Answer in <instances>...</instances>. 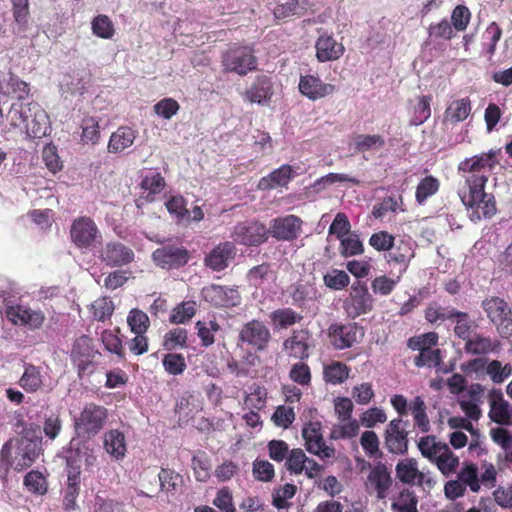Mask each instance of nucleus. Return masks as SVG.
<instances>
[{
  "label": "nucleus",
  "mask_w": 512,
  "mask_h": 512,
  "mask_svg": "<svg viewBox=\"0 0 512 512\" xmlns=\"http://www.w3.org/2000/svg\"><path fill=\"white\" fill-rule=\"evenodd\" d=\"M488 176L465 179L467 190L459 191L463 205L471 210V220L478 222L482 218H492L496 212V200L493 194L485 192Z\"/></svg>",
  "instance_id": "nucleus-1"
},
{
  "label": "nucleus",
  "mask_w": 512,
  "mask_h": 512,
  "mask_svg": "<svg viewBox=\"0 0 512 512\" xmlns=\"http://www.w3.org/2000/svg\"><path fill=\"white\" fill-rule=\"evenodd\" d=\"M107 420L108 410L106 407L94 402L86 403L74 417L75 436L90 441L104 429Z\"/></svg>",
  "instance_id": "nucleus-2"
},
{
  "label": "nucleus",
  "mask_w": 512,
  "mask_h": 512,
  "mask_svg": "<svg viewBox=\"0 0 512 512\" xmlns=\"http://www.w3.org/2000/svg\"><path fill=\"white\" fill-rule=\"evenodd\" d=\"M221 65L224 72L245 76L257 70L258 59L252 45L233 43L222 53Z\"/></svg>",
  "instance_id": "nucleus-3"
},
{
  "label": "nucleus",
  "mask_w": 512,
  "mask_h": 512,
  "mask_svg": "<svg viewBox=\"0 0 512 512\" xmlns=\"http://www.w3.org/2000/svg\"><path fill=\"white\" fill-rule=\"evenodd\" d=\"M487 318L492 322L502 338H512V310L502 298L491 296L481 304Z\"/></svg>",
  "instance_id": "nucleus-4"
},
{
  "label": "nucleus",
  "mask_w": 512,
  "mask_h": 512,
  "mask_svg": "<svg viewBox=\"0 0 512 512\" xmlns=\"http://www.w3.org/2000/svg\"><path fill=\"white\" fill-rule=\"evenodd\" d=\"M97 355H100V353L95 349L93 339L90 336L83 334L74 340L70 351V359L80 378L94 372V359Z\"/></svg>",
  "instance_id": "nucleus-5"
},
{
  "label": "nucleus",
  "mask_w": 512,
  "mask_h": 512,
  "mask_svg": "<svg viewBox=\"0 0 512 512\" xmlns=\"http://www.w3.org/2000/svg\"><path fill=\"white\" fill-rule=\"evenodd\" d=\"M374 302L375 300L366 283L355 281L350 287L348 296L343 301V309L349 319L355 320L370 313L374 308Z\"/></svg>",
  "instance_id": "nucleus-6"
},
{
  "label": "nucleus",
  "mask_w": 512,
  "mask_h": 512,
  "mask_svg": "<svg viewBox=\"0 0 512 512\" xmlns=\"http://www.w3.org/2000/svg\"><path fill=\"white\" fill-rule=\"evenodd\" d=\"M327 337L336 350H344L362 341L364 329L356 322H334L327 329Z\"/></svg>",
  "instance_id": "nucleus-7"
},
{
  "label": "nucleus",
  "mask_w": 512,
  "mask_h": 512,
  "mask_svg": "<svg viewBox=\"0 0 512 512\" xmlns=\"http://www.w3.org/2000/svg\"><path fill=\"white\" fill-rule=\"evenodd\" d=\"M302 437L306 450L320 459H330L335 457V448L326 444L322 424L319 421H309L302 428Z\"/></svg>",
  "instance_id": "nucleus-8"
},
{
  "label": "nucleus",
  "mask_w": 512,
  "mask_h": 512,
  "mask_svg": "<svg viewBox=\"0 0 512 512\" xmlns=\"http://www.w3.org/2000/svg\"><path fill=\"white\" fill-rule=\"evenodd\" d=\"M271 332L261 320L252 319L245 323L238 335L239 342L251 347L256 352L264 351L271 341Z\"/></svg>",
  "instance_id": "nucleus-9"
},
{
  "label": "nucleus",
  "mask_w": 512,
  "mask_h": 512,
  "mask_svg": "<svg viewBox=\"0 0 512 512\" xmlns=\"http://www.w3.org/2000/svg\"><path fill=\"white\" fill-rule=\"evenodd\" d=\"M43 437L36 434L29 438L25 436L18 445L15 455L11 454V460L14 463V470L21 472L36 461L42 452Z\"/></svg>",
  "instance_id": "nucleus-10"
},
{
  "label": "nucleus",
  "mask_w": 512,
  "mask_h": 512,
  "mask_svg": "<svg viewBox=\"0 0 512 512\" xmlns=\"http://www.w3.org/2000/svg\"><path fill=\"white\" fill-rule=\"evenodd\" d=\"M500 150L491 149L488 152H483L474 155L470 158H465L458 164V172L467 174L466 178L487 176L484 171L493 170L499 164L497 159Z\"/></svg>",
  "instance_id": "nucleus-11"
},
{
  "label": "nucleus",
  "mask_w": 512,
  "mask_h": 512,
  "mask_svg": "<svg viewBox=\"0 0 512 512\" xmlns=\"http://www.w3.org/2000/svg\"><path fill=\"white\" fill-rule=\"evenodd\" d=\"M302 225V219L293 214L277 217L271 221L268 234L277 241L291 242L300 236Z\"/></svg>",
  "instance_id": "nucleus-12"
},
{
  "label": "nucleus",
  "mask_w": 512,
  "mask_h": 512,
  "mask_svg": "<svg viewBox=\"0 0 512 512\" xmlns=\"http://www.w3.org/2000/svg\"><path fill=\"white\" fill-rule=\"evenodd\" d=\"M155 264L163 269H179L185 266L189 259V251L184 247L176 245H165L152 253Z\"/></svg>",
  "instance_id": "nucleus-13"
},
{
  "label": "nucleus",
  "mask_w": 512,
  "mask_h": 512,
  "mask_svg": "<svg viewBox=\"0 0 512 512\" xmlns=\"http://www.w3.org/2000/svg\"><path fill=\"white\" fill-rule=\"evenodd\" d=\"M98 236L99 229L90 217H78L72 222L70 237L77 248L86 249L91 247Z\"/></svg>",
  "instance_id": "nucleus-14"
},
{
  "label": "nucleus",
  "mask_w": 512,
  "mask_h": 512,
  "mask_svg": "<svg viewBox=\"0 0 512 512\" xmlns=\"http://www.w3.org/2000/svg\"><path fill=\"white\" fill-rule=\"evenodd\" d=\"M6 317L14 325L27 326L31 330L40 329L46 319L43 311L21 304L8 306Z\"/></svg>",
  "instance_id": "nucleus-15"
},
{
  "label": "nucleus",
  "mask_w": 512,
  "mask_h": 512,
  "mask_svg": "<svg viewBox=\"0 0 512 512\" xmlns=\"http://www.w3.org/2000/svg\"><path fill=\"white\" fill-rule=\"evenodd\" d=\"M317 31L319 37L315 42L316 59L322 63L340 59L345 52L344 45L324 29L319 28Z\"/></svg>",
  "instance_id": "nucleus-16"
},
{
  "label": "nucleus",
  "mask_w": 512,
  "mask_h": 512,
  "mask_svg": "<svg viewBox=\"0 0 512 512\" xmlns=\"http://www.w3.org/2000/svg\"><path fill=\"white\" fill-rule=\"evenodd\" d=\"M233 237L245 246H257L268 239V229L259 222H243L235 226Z\"/></svg>",
  "instance_id": "nucleus-17"
},
{
  "label": "nucleus",
  "mask_w": 512,
  "mask_h": 512,
  "mask_svg": "<svg viewBox=\"0 0 512 512\" xmlns=\"http://www.w3.org/2000/svg\"><path fill=\"white\" fill-rule=\"evenodd\" d=\"M392 483L391 471L385 464L377 463L367 476L366 489L369 493H376L378 500H383L387 497Z\"/></svg>",
  "instance_id": "nucleus-18"
},
{
  "label": "nucleus",
  "mask_w": 512,
  "mask_h": 512,
  "mask_svg": "<svg viewBox=\"0 0 512 512\" xmlns=\"http://www.w3.org/2000/svg\"><path fill=\"white\" fill-rule=\"evenodd\" d=\"M100 259L109 267H121L134 261L135 254L131 248L118 241L106 243L100 251Z\"/></svg>",
  "instance_id": "nucleus-19"
},
{
  "label": "nucleus",
  "mask_w": 512,
  "mask_h": 512,
  "mask_svg": "<svg viewBox=\"0 0 512 512\" xmlns=\"http://www.w3.org/2000/svg\"><path fill=\"white\" fill-rule=\"evenodd\" d=\"M298 89L303 96L312 101L332 95L336 91L335 85L324 83L319 76L312 74L300 77Z\"/></svg>",
  "instance_id": "nucleus-20"
},
{
  "label": "nucleus",
  "mask_w": 512,
  "mask_h": 512,
  "mask_svg": "<svg viewBox=\"0 0 512 512\" xmlns=\"http://www.w3.org/2000/svg\"><path fill=\"white\" fill-rule=\"evenodd\" d=\"M401 418L390 421L385 431V444L389 452L404 454L408 450V432Z\"/></svg>",
  "instance_id": "nucleus-21"
},
{
  "label": "nucleus",
  "mask_w": 512,
  "mask_h": 512,
  "mask_svg": "<svg viewBox=\"0 0 512 512\" xmlns=\"http://www.w3.org/2000/svg\"><path fill=\"white\" fill-rule=\"evenodd\" d=\"M490 411L489 418L499 425H512V409L503 397L500 389H492L488 395Z\"/></svg>",
  "instance_id": "nucleus-22"
},
{
  "label": "nucleus",
  "mask_w": 512,
  "mask_h": 512,
  "mask_svg": "<svg viewBox=\"0 0 512 512\" xmlns=\"http://www.w3.org/2000/svg\"><path fill=\"white\" fill-rule=\"evenodd\" d=\"M205 301L216 307H230L240 303V294L236 290L221 285L211 284L202 289Z\"/></svg>",
  "instance_id": "nucleus-23"
},
{
  "label": "nucleus",
  "mask_w": 512,
  "mask_h": 512,
  "mask_svg": "<svg viewBox=\"0 0 512 512\" xmlns=\"http://www.w3.org/2000/svg\"><path fill=\"white\" fill-rule=\"evenodd\" d=\"M415 251L410 240L400 239L397 243L393 242L392 248L389 249L386 261L392 265L400 267V274L405 273L410 265V261L414 258Z\"/></svg>",
  "instance_id": "nucleus-24"
},
{
  "label": "nucleus",
  "mask_w": 512,
  "mask_h": 512,
  "mask_svg": "<svg viewBox=\"0 0 512 512\" xmlns=\"http://www.w3.org/2000/svg\"><path fill=\"white\" fill-rule=\"evenodd\" d=\"M273 93L271 78L267 75H258L244 92L243 97L250 103L263 104L271 100Z\"/></svg>",
  "instance_id": "nucleus-25"
},
{
  "label": "nucleus",
  "mask_w": 512,
  "mask_h": 512,
  "mask_svg": "<svg viewBox=\"0 0 512 512\" xmlns=\"http://www.w3.org/2000/svg\"><path fill=\"white\" fill-rule=\"evenodd\" d=\"M30 118L26 122L23 132L31 138H41L47 134L49 129V116L46 111L36 102H32Z\"/></svg>",
  "instance_id": "nucleus-26"
},
{
  "label": "nucleus",
  "mask_w": 512,
  "mask_h": 512,
  "mask_svg": "<svg viewBox=\"0 0 512 512\" xmlns=\"http://www.w3.org/2000/svg\"><path fill=\"white\" fill-rule=\"evenodd\" d=\"M235 255V246L231 242L218 244L205 257V265L214 271H222L228 267Z\"/></svg>",
  "instance_id": "nucleus-27"
},
{
  "label": "nucleus",
  "mask_w": 512,
  "mask_h": 512,
  "mask_svg": "<svg viewBox=\"0 0 512 512\" xmlns=\"http://www.w3.org/2000/svg\"><path fill=\"white\" fill-rule=\"evenodd\" d=\"M103 448L114 460L124 459L127 453L126 438L118 429H110L103 436Z\"/></svg>",
  "instance_id": "nucleus-28"
},
{
  "label": "nucleus",
  "mask_w": 512,
  "mask_h": 512,
  "mask_svg": "<svg viewBox=\"0 0 512 512\" xmlns=\"http://www.w3.org/2000/svg\"><path fill=\"white\" fill-rule=\"evenodd\" d=\"M292 172V167L284 164L268 176L262 177L258 182V189L265 191L286 186L292 178Z\"/></svg>",
  "instance_id": "nucleus-29"
},
{
  "label": "nucleus",
  "mask_w": 512,
  "mask_h": 512,
  "mask_svg": "<svg viewBox=\"0 0 512 512\" xmlns=\"http://www.w3.org/2000/svg\"><path fill=\"white\" fill-rule=\"evenodd\" d=\"M91 451L89 441L73 437L69 443V447L66 450V466L67 468L81 469V462L84 454Z\"/></svg>",
  "instance_id": "nucleus-30"
},
{
  "label": "nucleus",
  "mask_w": 512,
  "mask_h": 512,
  "mask_svg": "<svg viewBox=\"0 0 512 512\" xmlns=\"http://www.w3.org/2000/svg\"><path fill=\"white\" fill-rule=\"evenodd\" d=\"M19 386L27 393H35L43 387V375L41 367L31 363L24 364V371L19 381Z\"/></svg>",
  "instance_id": "nucleus-31"
},
{
  "label": "nucleus",
  "mask_w": 512,
  "mask_h": 512,
  "mask_svg": "<svg viewBox=\"0 0 512 512\" xmlns=\"http://www.w3.org/2000/svg\"><path fill=\"white\" fill-rule=\"evenodd\" d=\"M452 313L449 320L455 323L453 332L455 336L466 342L477 328V324L467 312L452 308Z\"/></svg>",
  "instance_id": "nucleus-32"
},
{
  "label": "nucleus",
  "mask_w": 512,
  "mask_h": 512,
  "mask_svg": "<svg viewBox=\"0 0 512 512\" xmlns=\"http://www.w3.org/2000/svg\"><path fill=\"white\" fill-rule=\"evenodd\" d=\"M135 138V130L127 126H121L110 136L108 151L110 153H120L132 146Z\"/></svg>",
  "instance_id": "nucleus-33"
},
{
  "label": "nucleus",
  "mask_w": 512,
  "mask_h": 512,
  "mask_svg": "<svg viewBox=\"0 0 512 512\" xmlns=\"http://www.w3.org/2000/svg\"><path fill=\"white\" fill-rule=\"evenodd\" d=\"M309 0H288L280 3L274 8V16L278 20H285L291 17H302L308 10Z\"/></svg>",
  "instance_id": "nucleus-34"
},
{
  "label": "nucleus",
  "mask_w": 512,
  "mask_h": 512,
  "mask_svg": "<svg viewBox=\"0 0 512 512\" xmlns=\"http://www.w3.org/2000/svg\"><path fill=\"white\" fill-rule=\"evenodd\" d=\"M283 348L290 357L306 360L309 358V344L307 338L302 337L298 332L293 331L283 342Z\"/></svg>",
  "instance_id": "nucleus-35"
},
{
  "label": "nucleus",
  "mask_w": 512,
  "mask_h": 512,
  "mask_svg": "<svg viewBox=\"0 0 512 512\" xmlns=\"http://www.w3.org/2000/svg\"><path fill=\"white\" fill-rule=\"evenodd\" d=\"M441 474L449 477L455 474L460 465L459 457L447 446L440 455L433 461Z\"/></svg>",
  "instance_id": "nucleus-36"
},
{
  "label": "nucleus",
  "mask_w": 512,
  "mask_h": 512,
  "mask_svg": "<svg viewBox=\"0 0 512 512\" xmlns=\"http://www.w3.org/2000/svg\"><path fill=\"white\" fill-rule=\"evenodd\" d=\"M270 320L276 328L286 329L303 320V316L292 308H279L271 312Z\"/></svg>",
  "instance_id": "nucleus-37"
},
{
  "label": "nucleus",
  "mask_w": 512,
  "mask_h": 512,
  "mask_svg": "<svg viewBox=\"0 0 512 512\" xmlns=\"http://www.w3.org/2000/svg\"><path fill=\"white\" fill-rule=\"evenodd\" d=\"M471 113V101L468 97L453 101L445 111L446 121L452 124L464 121Z\"/></svg>",
  "instance_id": "nucleus-38"
},
{
  "label": "nucleus",
  "mask_w": 512,
  "mask_h": 512,
  "mask_svg": "<svg viewBox=\"0 0 512 512\" xmlns=\"http://www.w3.org/2000/svg\"><path fill=\"white\" fill-rule=\"evenodd\" d=\"M457 478L468 487L473 493L480 491V480L478 467L475 463L464 461L462 467L457 473Z\"/></svg>",
  "instance_id": "nucleus-39"
},
{
  "label": "nucleus",
  "mask_w": 512,
  "mask_h": 512,
  "mask_svg": "<svg viewBox=\"0 0 512 512\" xmlns=\"http://www.w3.org/2000/svg\"><path fill=\"white\" fill-rule=\"evenodd\" d=\"M197 336L201 341V345L209 347L216 341L215 334L221 330L220 324L215 320H198L195 323Z\"/></svg>",
  "instance_id": "nucleus-40"
},
{
  "label": "nucleus",
  "mask_w": 512,
  "mask_h": 512,
  "mask_svg": "<svg viewBox=\"0 0 512 512\" xmlns=\"http://www.w3.org/2000/svg\"><path fill=\"white\" fill-rule=\"evenodd\" d=\"M397 479L404 484H415L420 471L414 458H406L397 463L395 467Z\"/></svg>",
  "instance_id": "nucleus-41"
},
{
  "label": "nucleus",
  "mask_w": 512,
  "mask_h": 512,
  "mask_svg": "<svg viewBox=\"0 0 512 512\" xmlns=\"http://www.w3.org/2000/svg\"><path fill=\"white\" fill-rule=\"evenodd\" d=\"M350 368L342 362L334 361L324 366L323 378L326 383L342 384L349 377Z\"/></svg>",
  "instance_id": "nucleus-42"
},
{
  "label": "nucleus",
  "mask_w": 512,
  "mask_h": 512,
  "mask_svg": "<svg viewBox=\"0 0 512 512\" xmlns=\"http://www.w3.org/2000/svg\"><path fill=\"white\" fill-rule=\"evenodd\" d=\"M447 446V443L437 441L434 435L421 437L418 442V449L420 450L422 456L427 458L432 463Z\"/></svg>",
  "instance_id": "nucleus-43"
},
{
  "label": "nucleus",
  "mask_w": 512,
  "mask_h": 512,
  "mask_svg": "<svg viewBox=\"0 0 512 512\" xmlns=\"http://www.w3.org/2000/svg\"><path fill=\"white\" fill-rule=\"evenodd\" d=\"M397 211H406L404 207L403 197L386 196L381 202L375 204L372 209V215L376 218H383L388 212L396 213Z\"/></svg>",
  "instance_id": "nucleus-44"
},
{
  "label": "nucleus",
  "mask_w": 512,
  "mask_h": 512,
  "mask_svg": "<svg viewBox=\"0 0 512 512\" xmlns=\"http://www.w3.org/2000/svg\"><path fill=\"white\" fill-rule=\"evenodd\" d=\"M31 111L32 102L27 104L13 103L7 115L10 125L22 131L30 118Z\"/></svg>",
  "instance_id": "nucleus-45"
},
{
  "label": "nucleus",
  "mask_w": 512,
  "mask_h": 512,
  "mask_svg": "<svg viewBox=\"0 0 512 512\" xmlns=\"http://www.w3.org/2000/svg\"><path fill=\"white\" fill-rule=\"evenodd\" d=\"M440 188V181L432 176L424 177L417 185L415 191L416 202L420 205L424 204L428 198L435 195Z\"/></svg>",
  "instance_id": "nucleus-46"
},
{
  "label": "nucleus",
  "mask_w": 512,
  "mask_h": 512,
  "mask_svg": "<svg viewBox=\"0 0 512 512\" xmlns=\"http://www.w3.org/2000/svg\"><path fill=\"white\" fill-rule=\"evenodd\" d=\"M140 186L143 190L148 191L146 201L153 202L155 201V196L160 194L165 188L166 181L161 173L156 172L143 177Z\"/></svg>",
  "instance_id": "nucleus-47"
},
{
  "label": "nucleus",
  "mask_w": 512,
  "mask_h": 512,
  "mask_svg": "<svg viewBox=\"0 0 512 512\" xmlns=\"http://www.w3.org/2000/svg\"><path fill=\"white\" fill-rule=\"evenodd\" d=\"M196 311L195 301H183L172 309L169 321L172 324H184L194 317Z\"/></svg>",
  "instance_id": "nucleus-48"
},
{
  "label": "nucleus",
  "mask_w": 512,
  "mask_h": 512,
  "mask_svg": "<svg viewBox=\"0 0 512 512\" xmlns=\"http://www.w3.org/2000/svg\"><path fill=\"white\" fill-rule=\"evenodd\" d=\"M490 436L494 443L499 445L505 452V460L512 464V434L503 427H496L490 430Z\"/></svg>",
  "instance_id": "nucleus-49"
},
{
  "label": "nucleus",
  "mask_w": 512,
  "mask_h": 512,
  "mask_svg": "<svg viewBox=\"0 0 512 512\" xmlns=\"http://www.w3.org/2000/svg\"><path fill=\"white\" fill-rule=\"evenodd\" d=\"M11 4L18 32H25L28 29L30 19L29 0H11Z\"/></svg>",
  "instance_id": "nucleus-50"
},
{
  "label": "nucleus",
  "mask_w": 512,
  "mask_h": 512,
  "mask_svg": "<svg viewBox=\"0 0 512 512\" xmlns=\"http://www.w3.org/2000/svg\"><path fill=\"white\" fill-rule=\"evenodd\" d=\"M168 212L177 219V222L190 220V212L187 209V201L181 195L170 196L165 202Z\"/></svg>",
  "instance_id": "nucleus-51"
},
{
  "label": "nucleus",
  "mask_w": 512,
  "mask_h": 512,
  "mask_svg": "<svg viewBox=\"0 0 512 512\" xmlns=\"http://www.w3.org/2000/svg\"><path fill=\"white\" fill-rule=\"evenodd\" d=\"M127 324L134 334H146L150 327V319L145 312L134 308L128 314Z\"/></svg>",
  "instance_id": "nucleus-52"
},
{
  "label": "nucleus",
  "mask_w": 512,
  "mask_h": 512,
  "mask_svg": "<svg viewBox=\"0 0 512 512\" xmlns=\"http://www.w3.org/2000/svg\"><path fill=\"white\" fill-rule=\"evenodd\" d=\"M188 332L184 328H174L164 335L163 346L166 350L187 347Z\"/></svg>",
  "instance_id": "nucleus-53"
},
{
  "label": "nucleus",
  "mask_w": 512,
  "mask_h": 512,
  "mask_svg": "<svg viewBox=\"0 0 512 512\" xmlns=\"http://www.w3.org/2000/svg\"><path fill=\"white\" fill-rule=\"evenodd\" d=\"M452 308H445L436 302L429 303L424 310V318L430 324L451 319Z\"/></svg>",
  "instance_id": "nucleus-54"
},
{
  "label": "nucleus",
  "mask_w": 512,
  "mask_h": 512,
  "mask_svg": "<svg viewBox=\"0 0 512 512\" xmlns=\"http://www.w3.org/2000/svg\"><path fill=\"white\" fill-rule=\"evenodd\" d=\"M340 254L347 258L361 255L364 252V246L359 236L355 233L342 238L340 242Z\"/></svg>",
  "instance_id": "nucleus-55"
},
{
  "label": "nucleus",
  "mask_w": 512,
  "mask_h": 512,
  "mask_svg": "<svg viewBox=\"0 0 512 512\" xmlns=\"http://www.w3.org/2000/svg\"><path fill=\"white\" fill-rule=\"evenodd\" d=\"M101 341L105 349L114 353L119 359H125V352L122 345V340L112 330H103L101 333Z\"/></svg>",
  "instance_id": "nucleus-56"
},
{
  "label": "nucleus",
  "mask_w": 512,
  "mask_h": 512,
  "mask_svg": "<svg viewBox=\"0 0 512 512\" xmlns=\"http://www.w3.org/2000/svg\"><path fill=\"white\" fill-rule=\"evenodd\" d=\"M355 149L358 152H367L371 149L382 148L385 140L381 135L359 134L354 138Z\"/></svg>",
  "instance_id": "nucleus-57"
},
{
  "label": "nucleus",
  "mask_w": 512,
  "mask_h": 512,
  "mask_svg": "<svg viewBox=\"0 0 512 512\" xmlns=\"http://www.w3.org/2000/svg\"><path fill=\"white\" fill-rule=\"evenodd\" d=\"M439 335L436 332H427L421 335L413 336L408 339L407 346L414 351H422L425 349H431L437 345Z\"/></svg>",
  "instance_id": "nucleus-58"
},
{
  "label": "nucleus",
  "mask_w": 512,
  "mask_h": 512,
  "mask_svg": "<svg viewBox=\"0 0 512 512\" xmlns=\"http://www.w3.org/2000/svg\"><path fill=\"white\" fill-rule=\"evenodd\" d=\"M495 349L494 343L490 338L476 335L472 336L465 342V350L471 354H486Z\"/></svg>",
  "instance_id": "nucleus-59"
},
{
  "label": "nucleus",
  "mask_w": 512,
  "mask_h": 512,
  "mask_svg": "<svg viewBox=\"0 0 512 512\" xmlns=\"http://www.w3.org/2000/svg\"><path fill=\"white\" fill-rule=\"evenodd\" d=\"M471 11L465 5H457L451 13V25L457 32H464L471 21Z\"/></svg>",
  "instance_id": "nucleus-60"
},
{
  "label": "nucleus",
  "mask_w": 512,
  "mask_h": 512,
  "mask_svg": "<svg viewBox=\"0 0 512 512\" xmlns=\"http://www.w3.org/2000/svg\"><path fill=\"white\" fill-rule=\"evenodd\" d=\"M162 365L168 374L174 376L182 374L187 367L184 356L179 353L164 355Z\"/></svg>",
  "instance_id": "nucleus-61"
},
{
  "label": "nucleus",
  "mask_w": 512,
  "mask_h": 512,
  "mask_svg": "<svg viewBox=\"0 0 512 512\" xmlns=\"http://www.w3.org/2000/svg\"><path fill=\"white\" fill-rule=\"evenodd\" d=\"M307 456L300 448H294L289 452L285 460V467L291 474L299 475L304 471Z\"/></svg>",
  "instance_id": "nucleus-62"
},
{
  "label": "nucleus",
  "mask_w": 512,
  "mask_h": 512,
  "mask_svg": "<svg viewBox=\"0 0 512 512\" xmlns=\"http://www.w3.org/2000/svg\"><path fill=\"white\" fill-rule=\"evenodd\" d=\"M93 34L103 39H111L115 33L110 18L106 15L96 16L91 23Z\"/></svg>",
  "instance_id": "nucleus-63"
},
{
  "label": "nucleus",
  "mask_w": 512,
  "mask_h": 512,
  "mask_svg": "<svg viewBox=\"0 0 512 512\" xmlns=\"http://www.w3.org/2000/svg\"><path fill=\"white\" fill-rule=\"evenodd\" d=\"M418 499L413 491L404 489L399 494V500L391 504L394 512H411L417 508Z\"/></svg>",
  "instance_id": "nucleus-64"
}]
</instances>
